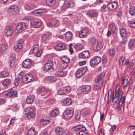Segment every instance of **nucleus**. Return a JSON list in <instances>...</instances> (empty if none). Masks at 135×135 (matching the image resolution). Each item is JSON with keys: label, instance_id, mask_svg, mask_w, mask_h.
Masks as SVG:
<instances>
[{"label": "nucleus", "instance_id": "f257e3e1", "mask_svg": "<svg viewBox=\"0 0 135 135\" xmlns=\"http://www.w3.org/2000/svg\"><path fill=\"white\" fill-rule=\"evenodd\" d=\"M7 14L10 16H13L18 13V7L16 5L11 6L7 8Z\"/></svg>", "mask_w": 135, "mask_h": 135}, {"label": "nucleus", "instance_id": "f03ea898", "mask_svg": "<svg viewBox=\"0 0 135 135\" xmlns=\"http://www.w3.org/2000/svg\"><path fill=\"white\" fill-rule=\"evenodd\" d=\"M74 110L71 107L68 108L65 110L63 113V115L67 119H70L72 116Z\"/></svg>", "mask_w": 135, "mask_h": 135}, {"label": "nucleus", "instance_id": "7ed1b4c3", "mask_svg": "<svg viewBox=\"0 0 135 135\" xmlns=\"http://www.w3.org/2000/svg\"><path fill=\"white\" fill-rule=\"evenodd\" d=\"M26 115L28 119H30L35 117L33 109L31 107L27 108L25 110Z\"/></svg>", "mask_w": 135, "mask_h": 135}, {"label": "nucleus", "instance_id": "20e7f679", "mask_svg": "<svg viewBox=\"0 0 135 135\" xmlns=\"http://www.w3.org/2000/svg\"><path fill=\"white\" fill-rule=\"evenodd\" d=\"M70 88L68 86L62 87L58 91V93L59 95L67 94L70 92Z\"/></svg>", "mask_w": 135, "mask_h": 135}, {"label": "nucleus", "instance_id": "39448f33", "mask_svg": "<svg viewBox=\"0 0 135 135\" xmlns=\"http://www.w3.org/2000/svg\"><path fill=\"white\" fill-rule=\"evenodd\" d=\"M118 6L117 3L113 2L108 3L107 6V9L110 11H113Z\"/></svg>", "mask_w": 135, "mask_h": 135}, {"label": "nucleus", "instance_id": "423d86ee", "mask_svg": "<svg viewBox=\"0 0 135 135\" xmlns=\"http://www.w3.org/2000/svg\"><path fill=\"white\" fill-rule=\"evenodd\" d=\"M48 25L49 27H57L59 26L58 21L55 18L50 19L48 21Z\"/></svg>", "mask_w": 135, "mask_h": 135}, {"label": "nucleus", "instance_id": "0eeeda50", "mask_svg": "<svg viewBox=\"0 0 135 135\" xmlns=\"http://www.w3.org/2000/svg\"><path fill=\"white\" fill-rule=\"evenodd\" d=\"M26 28V24L25 23H18L16 28V31L20 33L24 31Z\"/></svg>", "mask_w": 135, "mask_h": 135}, {"label": "nucleus", "instance_id": "6e6552de", "mask_svg": "<svg viewBox=\"0 0 135 135\" xmlns=\"http://www.w3.org/2000/svg\"><path fill=\"white\" fill-rule=\"evenodd\" d=\"M86 69V67H83L78 69L76 73V77L78 78L81 77L85 73Z\"/></svg>", "mask_w": 135, "mask_h": 135}, {"label": "nucleus", "instance_id": "1a4fd4ad", "mask_svg": "<svg viewBox=\"0 0 135 135\" xmlns=\"http://www.w3.org/2000/svg\"><path fill=\"white\" fill-rule=\"evenodd\" d=\"M120 33L121 37L124 39V41H126L128 35L126 29L123 28H121L120 30Z\"/></svg>", "mask_w": 135, "mask_h": 135}, {"label": "nucleus", "instance_id": "9d476101", "mask_svg": "<svg viewBox=\"0 0 135 135\" xmlns=\"http://www.w3.org/2000/svg\"><path fill=\"white\" fill-rule=\"evenodd\" d=\"M90 89V86L89 85H83L79 87L78 90L79 93L88 91Z\"/></svg>", "mask_w": 135, "mask_h": 135}, {"label": "nucleus", "instance_id": "9b49d317", "mask_svg": "<svg viewBox=\"0 0 135 135\" xmlns=\"http://www.w3.org/2000/svg\"><path fill=\"white\" fill-rule=\"evenodd\" d=\"M39 46L37 45H35L32 49V52L33 54H36L37 57H40L41 53L40 51H39Z\"/></svg>", "mask_w": 135, "mask_h": 135}, {"label": "nucleus", "instance_id": "f8f14e48", "mask_svg": "<svg viewBox=\"0 0 135 135\" xmlns=\"http://www.w3.org/2000/svg\"><path fill=\"white\" fill-rule=\"evenodd\" d=\"M17 95V91L15 90H13L9 91L5 95L4 97L6 98L9 97L14 98L16 97Z\"/></svg>", "mask_w": 135, "mask_h": 135}, {"label": "nucleus", "instance_id": "ddd939ff", "mask_svg": "<svg viewBox=\"0 0 135 135\" xmlns=\"http://www.w3.org/2000/svg\"><path fill=\"white\" fill-rule=\"evenodd\" d=\"M32 62V60L28 59L23 62L22 65L24 68H29L30 67Z\"/></svg>", "mask_w": 135, "mask_h": 135}, {"label": "nucleus", "instance_id": "4468645a", "mask_svg": "<svg viewBox=\"0 0 135 135\" xmlns=\"http://www.w3.org/2000/svg\"><path fill=\"white\" fill-rule=\"evenodd\" d=\"M52 66L53 63L52 62L50 61H48L45 64L44 70L48 71L52 68Z\"/></svg>", "mask_w": 135, "mask_h": 135}, {"label": "nucleus", "instance_id": "2eb2a0df", "mask_svg": "<svg viewBox=\"0 0 135 135\" xmlns=\"http://www.w3.org/2000/svg\"><path fill=\"white\" fill-rule=\"evenodd\" d=\"M74 3L72 1H70L67 3H64L62 6V9L65 11L67 8H72L74 6Z\"/></svg>", "mask_w": 135, "mask_h": 135}, {"label": "nucleus", "instance_id": "dca6fc26", "mask_svg": "<svg viewBox=\"0 0 135 135\" xmlns=\"http://www.w3.org/2000/svg\"><path fill=\"white\" fill-rule=\"evenodd\" d=\"M119 88H118L117 90L115 89V92H114L113 94V96L112 98V101L113 102L115 101V103L118 99H119Z\"/></svg>", "mask_w": 135, "mask_h": 135}, {"label": "nucleus", "instance_id": "f3484780", "mask_svg": "<svg viewBox=\"0 0 135 135\" xmlns=\"http://www.w3.org/2000/svg\"><path fill=\"white\" fill-rule=\"evenodd\" d=\"M103 46V44L100 41L97 42L93 46V49L95 51L100 50Z\"/></svg>", "mask_w": 135, "mask_h": 135}, {"label": "nucleus", "instance_id": "a211bd4d", "mask_svg": "<svg viewBox=\"0 0 135 135\" xmlns=\"http://www.w3.org/2000/svg\"><path fill=\"white\" fill-rule=\"evenodd\" d=\"M90 56L89 52L88 50H86L80 53L79 55V57L80 58L85 59L88 57Z\"/></svg>", "mask_w": 135, "mask_h": 135}, {"label": "nucleus", "instance_id": "6ab92c4d", "mask_svg": "<svg viewBox=\"0 0 135 135\" xmlns=\"http://www.w3.org/2000/svg\"><path fill=\"white\" fill-rule=\"evenodd\" d=\"M13 32V29L11 26H7L5 29V33L7 36H11Z\"/></svg>", "mask_w": 135, "mask_h": 135}, {"label": "nucleus", "instance_id": "aec40b11", "mask_svg": "<svg viewBox=\"0 0 135 135\" xmlns=\"http://www.w3.org/2000/svg\"><path fill=\"white\" fill-rule=\"evenodd\" d=\"M86 14L89 17H96L98 13L94 10H89L86 11Z\"/></svg>", "mask_w": 135, "mask_h": 135}, {"label": "nucleus", "instance_id": "412c9836", "mask_svg": "<svg viewBox=\"0 0 135 135\" xmlns=\"http://www.w3.org/2000/svg\"><path fill=\"white\" fill-rule=\"evenodd\" d=\"M88 32V30L86 28H84L79 33V36L81 38L85 37Z\"/></svg>", "mask_w": 135, "mask_h": 135}, {"label": "nucleus", "instance_id": "4be33fe9", "mask_svg": "<svg viewBox=\"0 0 135 135\" xmlns=\"http://www.w3.org/2000/svg\"><path fill=\"white\" fill-rule=\"evenodd\" d=\"M46 79L49 83H54L56 81V78L53 76H49L46 78Z\"/></svg>", "mask_w": 135, "mask_h": 135}, {"label": "nucleus", "instance_id": "5701e85b", "mask_svg": "<svg viewBox=\"0 0 135 135\" xmlns=\"http://www.w3.org/2000/svg\"><path fill=\"white\" fill-rule=\"evenodd\" d=\"M103 83L96 80L95 83L94 87L95 90H97L98 89H100L102 87Z\"/></svg>", "mask_w": 135, "mask_h": 135}, {"label": "nucleus", "instance_id": "b1692460", "mask_svg": "<svg viewBox=\"0 0 135 135\" xmlns=\"http://www.w3.org/2000/svg\"><path fill=\"white\" fill-rule=\"evenodd\" d=\"M55 75L59 77H64L66 75V73L65 71L63 70H60L56 72Z\"/></svg>", "mask_w": 135, "mask_h": 135}, {"label": "nucleus", "instance_id": "393cba45", "mask_svg": "<svg viewBox=\"0 0 135 135\" xmlns=\"http://www.w3.org/2000/svg\"><path fill=\"white\" fill-rule=\"evenodd\" d=\"M35 99V97L33 95H30L28 96L26 99V103L28 104L32 103Z\"/></svg>", "mask_w": 135, "mask_h": 135}, {"label": "nucleus", "instance_id": "a878e982", "mask_svg": "<svg viewBox=\"0 0 135 135\" xmlns=\"http://www.w3.org/2000/svg\"><path fill=\"white\" fill-rule=\"evenodd\" d=\"M83 126L82 125H78L72 127L71 128L72 131L75 132L80 131Z\"/></svg>", "mask_w": 135, "mask_h": 135}, {"label": "nucleus", "instance_id": "bb28decb", "mask_svg": "<svg viewBox=\"0 0 135 135\" xmlns=\"http://www.w3.org/2000/svg\"><path fill=\"white\" fill-rule=\"evenodd\" d=\"M35 3H33L32 4H27L25 6V9L27 10H30L33 9L35 7Z\"/></svg>", "mask_w": 135, "mask_h": 135}, {"label": "nucleus", "instance_id": "cd10ccee", "mask_svg": "<svg viewBox=\"0 0 135 135\" xmlns=\"http://www.w3.org/2000/svg\"><path fill=\"white\" fill-rule=\"evenodd\" d=\"M35 131L34 128L31 127L28 130L25 135H35Z\"/></svg>", "mask_w": 135, "mask_h": 135}, {"label": "nucleus", "instance_id": "c85d7f7f", "mask_svg": "<svg viewBox=\"0 0 135 135\" xmlns=\"http://www.w3.org/2000/svg\"><path fill=\"white\" fill-rule=\"evenodd\" d=\"M79 135H88L89 133L85 127H83L79 132Z\"/></svg>", "mask_w": 135, "mask_h": 135}, {"label": "nucleus", "instance_id": "c756f323", "mask_svg": "<svg viewBox=\"0 0 135 135\" xmlns=\"http://www.w3.org/2000/svg\"><path fill=\"white\" fill-rule=\"evenodd\" d=\"M83 45L81 44H75L74 45V48L76 50L78 51L83 49Z\"/></svg>", "mask_w": 135, "mask_h": 135}, {"label": "nucleus", "instance_id": "7c9ffc66", "mask_svg": "<svg viewBox=\"0 0 135 135\" xmlns=\"http://www.w3.org/2000/svg\"><path fill=\"white\" fill-rule=\"evenodd\" d=\"M55 132L59 135H62L64 133L62 129L59 127H56L55 128Z\"/></svg>", "mask_w": 135, "mask_h": 135}, {"label": "nucleus", "instance_id": "2f4dec72", "mask_svg": "<svg viewBox=\"0 0 135 135\" xmlns=\"http://www.w3.org/2000/svg\"><path fill=\"white\" fill-rule=\"evenodd\" d=\"M31 24L35 28H39L41 25L40 22H35L34 21H32L31 22Z\"/></svg>", "mask_w": 135, "mask_h": 135}, {"label": "nucleus", "instance_id": "473e14b6", "mask_svg": "<svg viewBox=\"0 0 135 135\" xmlns=\"http://www.w3.org/2000/svg\"><path fill=\"white\" fill-rule=\"evenodd\" d=\"M7 48V46L4 44H1L0 45V52L1 54H3Z\"/></svg>", "mask_w": 135, "mask_h": 135}, {"label": "nucleus", "instance_id": "72a5a7b5", "mask_svg": "<svg viewBox=\"0 0 135 135\" xmlns=\"http://www.w3.org/2000/svg\"><path fill=\"white\" fill-rule=\"evenodd\" d=\"M105 75V73H102L97 77L96 80L100 82L103 83V79L104 78Z\"/></svg>", "mask_w": 135, "mask_h": 135}, {"label": "nucleus", "instance_id": "f704fd0d", "mask_svg": "<svg viewBox=\"0 0 135 135\" xmlns=\"http://www.w3.org/2000/svg\"><path fill=\"white\" fill-rule=\"evenodd\" d=\"M64 45L62 43L58 44L56 46V50H62L64 49Z\"/></svg>", "mask_w": 135, "mask_h": 135}, {"label": "nucleus", "instance_id": "c9c22d12", "mask_svg": "<svg viewBox=\"0 0 135 135\" xmlns=\"http://www.w3.org/2000/svg\"><path fill=\"white\" fill-rule=\"evenodd\" d=\"M64 64H65V67H67L68 66V63L69 61V59L67 58L66 57H62L61 59Z\"/></svg>", "mask_w": 135, "mask_h": 135}, {"label": "nucleus", "instance_id": "e433bc0d", "mask_svg": "<svg viewBox=\"0 0 135 135\" xmlns=\"http://www.w3.org/2000/svg\"><path fill=\"white\" fill-rule=\"evenodd\" d=\"M72 35V33L71 32L68 31L65 33V37L67 40H69L71 38Z\"/></svg>", "mask_w": 135, "mask_h": 135}, {"label": "nucleus", "instance_id": "4c0bfd02", "mask_svg": "<svg viewBox=\"0 0 135 135\" xmlns=\"http://www.w3.org/2000/svg\"><path fill=\"white\" fill-rule=\"evenodd\" d=\"M135 45V38H133L130 40L128 44V46L130 49H131L132 47Z\"/></svg>", "mask_w": 135, "mask_h": 135}, {"label": "nucleus", "instance_id": "58836bf2", "mask_svg": "<svg viewBox=\"0 0 135 135\" xmlns=\"http://www.w3.org/2000/svg\"><path fill=\"white\" fill-rule=\"evenodd\" d=\"M96 39L94 38H90L89 41V44L91 46H93L97 42Z\"/></svg>", "mask_w": 135, "mask_h": 135}, {"label": "nucleus", "instance_id": "ea45409f", "mask_svg": "<svg viewBox=\"0 0 135 135\" xmlns=\"http://www.w3.org/2000/svg\"><path fill=\"white\" fill-rule=\"evenodd\" d=\"M72 102L71 99L69 98H67L64 100V104L66 105H70Z\"/></svg>", "mask_w": 135, "mask_h": 135}, {"label": "nucleus", "instance_id": "a19ab883", "mask_svg": "<svg viewBox=\"0 0 135 135\" xmlns=\"http://www.w3.org/2000/svg\"><path fill=\"white\" fill-rule=\"evenodd\" d=\"M25 75H24L23 72H21L18 74L17 75V78L18 79H19L21 81H22L23 82V77L25 76Z\"/></svg>", "mask_w": 135, "mask_h": 135}, {"label": "nucleus", "instance_id": "79ce46f5", "mask_svg": "<svg viewBox=\"0 0 135 135\" xmlns=\"http://www.w3.org/2000/svg\"><path fill=\"white\" fill-rule=\"evenodd\" d=\"M10 82V80L8 79H6L3 81L2 84L6 88V87H7V86L8 85Z\"/></svg>", "mask_w": 135, "mask_h": 135}, {"label": "nucleus", "instance_id": "37998d69", "mask_svg": "<svg viewBox=\"0 0 135 135\" xmlns=\"http://www.w3.org/2000/svg\"><path fill=\"white\" fill-rule=\"evenodd\" d=\"M130 14L132 15H135V6L132 7L129 10Z\"/></svg>", "mask_w": 135, "mask_h": 135}, {"label": "nucleus", "instance_id": "c03bdc74", "mask_svg": "<svg viewBox=\"0 0 135 135\" xmlns=\"http://www.w3.org/2000/svg\"><path fill=\"white\" fill-rule=\"evenodd\" d=\"M49 35V33L47 32H45L44 33L42 37V40L43 41H45L47 40Z\"/></svg>", "mask_w": 135, "mask_h": 135}, {"label": "nucleus", "instance_id": "a18cd8bd", "mask_svg": "<svg viewBox=\"0 0 135 135\" xmlns=\"http://www.w3.org/2000/svg\"><path fill=\"white\" fill-rule=\"evenodd\" d=\"M59 111L58 109H54L52 111L51 113V115L52 117H54L59 113Z\"/></svg>", "mask_w": 135, "mask_h": 135}, {"label": "nucleus", "instance_id": "49530a36", "mask_svg": "<svg viewBox=\"0 0 135 135\" xmlns=\"http://www.w3.org/2000/svg\"><path fill=\"white\" fill-rule=\"evenodd\" d=\"M56 2L55 0H47L46 3L48 6H51L54 4Z\"/></svg>", "mask_w": 135, "mask_h": 135}, {"label": "nucleus", "instance_id": "de8ad7c7", "mask_svg": "<svg viewBox=\"0 0 135 135\" xmlns=\"http://www.w3.org/2000/svg\"><path fill=\"white\" fill-rule=\"evenodd\" d=\"M95 62L97 65L101 61V58L99 56H95L93 57Z\"/></svg>", "mask_w": 135, "mask_h": 135}, {"label": "nucleus", "instance_id": "09e8293b", "mask_svg": "<svg viewBox=\"0 0 135 135\" xmlns=\"http://www.w3.org/2000/svg\"><path fill=\"white\" fill-rule=\"evenodd\" d=\"M125 64L127 68L130 69L131 67L133 65V62H130L128 61L126 62Z\"/></svg>", "mask_w": 135, "mask_h": 135}, {"label": "nucleus", "instance_id": "8fccbe9b", "mask_svg": "<svg viewBox=\"0 0 135 135\" xmlns=\"http://www.w3.org/2000/svg\"><path fill=\"white\" fill-rule=\"evenodd\" d=\"M109 28L113 33L116 30V27L113 24H111L109 25Z\"/></svg>", "mask_w": 135, "mask_h": 135}, {"label": "nucleus", "instance_id": "3c124183", "mask_svg": "<svg viewBox=\"0 0 135 135\" xmlns=\"http://www.w3.org/2000/svg\"><path fill=\"white\" fill-rule=\"evenodd\" d=\"M22 45H19L17 44H16V45L14 47V49L15 51H17L21 49L22 47Z\"/></svg>", "mask_w": 135, "mask_h": 135}, {"label": "nucleus", "instance_id": "603ef678", "mask_svg": "<svg viewBox=\"0 0 135 135\" xmlns=\"http://www.w3.org/2000/svg\"><path fill=\"white\" fill-rule=\"evenodd\" d=\"M23 82L27 84L31 82H28V81L29 79L28 77L26 75H25V76L23 77Z\"/></svg>", "mask_w": 135, "mask_h": 135}, {"label": "nucleus", "instance_id": "864d4df0", "mask_svg": "<svg viewBox=\"0 0 135 135\" xmlns=\"http://www.w3.org/2000/svg\"><path fill=\"white\" fill-rule=\"evenodd\" d=\"M123 94V93H122L121 94V98H120V100L118 104V105H120L121 103H124L125 100V97L124 96L122 97L121 98L122 95Z\"/></svg>", "mask_w": 135, "mask_h": 135}, {"label": "nucleus", "instance_id": "5fc2aeb1", "mask_svg": "<svg viewBox=\"0 0 135 135\" xmlns=\"http://www.w3.org/2000/svg\"><path fill=\"white\" fill-rule=\"evenodd\" d=\"M1 75L3 77H7L9 75V73L6 71H4L2 72Z\"/></svg>", "mask_w": 135, "mask_h": 135}, {"label": "nucleus", "instance_id": "6e6d98bb", "mask_svg": "<svg viewBox=\"0 0 135 135\" xmlns=\"http://www.w3.org/2000/svg\"><path fill=\"white\" fill-rule=\"evenodd\" d=\"M9 66L10 67H12L14 66L15 62V60H13L12 59H9Z\"/></svg>", "mask_w": 135, "mask_h": 135}, {"label": "nucleus", "instance_id": "4d7b16f0", "mask_svg": "<svg viewBox=\"0 0 135 135\" xmlns=\"http://www.w3.org/2000/svg\"><path fill=\"white\" fill-rule=\"evenodd\" d=\"M49 120L42 119L40 121V123L43 125H45L49 124Z\"/></svg>", "mask_w": 135, "mask_h": 135}, {"label": "nucleus", "instance_id": "13d9d810", "mask_svg": "<svg viewBox=\"0 0 135 135\" xmlns=\"http://www.w3.org/2000/svg\"><path fill=\"white\" fill-rule=\"evenodd\" d=\"M124 103H121L120 105H118L117 108L119 110H120L122 109H124Z\"/></svg>", "mask_w": 135, "mask_h": 135}, {"label": "nucleus", "instance_id": "bf43d9fd", "mask_svg": "<svg viewBox=\"0 0 135 135\" xmlns=\"http://www.w3.org/2000/svg\"><path fill=\"white\" fill-rule=\"evenodd\" d=\"M109 55L111 57H113L115 54V51L113 49H110L109 50Z\"/></svg>", "mask_w": 135, "mask_h": 135}, {"label": "nucleus", "instance_id": "052dcab7", "mask_svg": "<svg viewBox=\"0 0 135 135\" xmlns=\"http://www.w3.org/2000/svg\"><path fill=\"white\" fill-rule=\"evenodd\" d=\"M124 59L125 58L123 57H120L119 60V62L120 65H122Z\"/></svg>", "mask_w": 135, "mask_h": 135}, {"label": "nucleus", "instance_id": "680f3d73", "mask_svg": "<svg viewBox=\"0 0 135 135\" xmlns=\"http://www.w3.org/2000/svg\"><path fill=\"white\" fill-rule=\"evenodd\" d=\"M47 90H45V88L44 87L41 88L39 89L38 90V93L39 94H40L44 91H47Z\"/></svg>", "mask_w": 135, "mask_h": 135}, {"label": "nucleus", "instance_id": "e2e57ef3", "mask_svg": "<svg viewBox=\"0 0 135 135\" xmlns=\"http://www.w3.org/2000/svg\"><path fill=\"white\" fill-rule=\"evenodd\" d=\"M28 78V82H31L33 81V78L32 77V76L31 74H27L26 75Z\"/></svg>", "mask_w": 135, "mask_h": 135}, {"label": "nucleus", "instance_id": "0e129e2a", "mask_svg": "<svg viewBox=\"0 0 135 135\" xmlns=\"http://www.w3.org/2000/svg\"><path fill=\"white\" fill-rule=\"evenodd\" d=\"M122 83L123 85V87H125L127 84V80L123 79L122 80Z\"/></svg>", "mask_w": 135, "mask_h": 135}, {"label": "nucleus", "instance_id": "69168bd1", "mask_svg": "<svg viewBox=\"0 0 135 135\" xmlns=\"http://www.w3.org/2000/svg\"><path fill=\"white\" fill-rule=\"evenodd\" d=\"M21 81L20 80H19V79H18L16 78L15 79L14 82L15 85L16 86L18 85Z\"/></svg>", "mask_w": 135, "mask_h": 135}, {"label": "nucleus", "instance_id": "338daca9", "mask_svg": "<svg viewBox=\"0 0 135 135\" xmlns=\"http://www.w3.org/2000/svg\"><path fill=\"white\" fill-rule=\"evenodd\" d=\"M128 22L129 24L133 25V27H135V20H134L133 19H132L131 21H128Z\"/></svg>", "mask_w": 135, "mask_h": 135}, {"label": "nucleus", "instance_id": "774afa93", "mask_svg": "<svg viewBox=\"0 0 135 135\" xmlns=\"http://www.w3.org/2000/svg\"><path fill=\"white\" fill-rule=\"evenodd\" d=\"M90 64L91 66H92L94 65H97L93 58L90 61Z\"/></svg>", "mask_w": 135, "mask_h": 135}]
</instances>
